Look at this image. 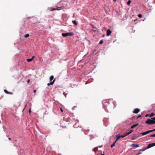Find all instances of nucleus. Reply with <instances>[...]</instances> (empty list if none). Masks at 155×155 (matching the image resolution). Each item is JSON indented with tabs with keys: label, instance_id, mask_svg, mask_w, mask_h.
Here are the masks:
<instances>
[{
	"label": "nucleus",
	"instance_id": "obj_25",
	"mask_svg": "<svg viewBox=\"0 0 155 155\" xmlns=\"http://www.w3.org/2000/svg\"><path fill=\"white\" fill-rule=\"evenodd\" d=\"M103 43V41L102 40H101L99 42V44H102Z\"/></svg>",
	"mask_w": 155,
	"mask_h": 155
},
{
	"label": "nucleus",
	"instance_id": "obj_32",
	"mask_svg": "<svg viewBox=\"0 0 155 155\" xmlns=\"http://www.w3.org/2000/svg\"><path fill=\"white\" fill-rule=\"evenodd\" d=\"M63 94L66 97V94L65 93V92H64L63 93Z\"/></svg>",
	"mask_w": 155,
	"mask_h": 155
},
{
	"label": "nucleus",
	"instance_id": "obj_43",
	"mask_svg": "<svg viewBox=\"0 0 155 155\" xmlns=\"http://www.w3.org/2000/svg\"><path fill=\"white\" fill-rule=\"evenodd\" d=\"M154 143V146H155V143Z\"/></svg>",
	"mask_w": 155,
	"mask_h": 155
},
{
	"label": "nucleus",
	"instance_id": "obj_27",
	"mask_svg": "<svg viewBox=\"0 0 155 155\" xmlns=\"http://www.w3.org/2000/svg\"><path fill=\"white\" fill-rule=\"evenodd\" d=\"M129 134L128 133H126L125 134V136H126H126H127Z\"/></svg>",
	"mask_w": 155,
	"mask_h": 155
},
{
	"label": "nucleus",
	"instance_id": "obj_1",
	"mask_svg": "<svg viewBox=\"0 0 155 155\" xmlns=\"http://www.w3.org/2000/svg\"><path fill=\"white\" fill-rule=\"evenodd\" d=\"M145 122L147 124H155V117H152L151 119H148Z\"/></svg>",
	"mask_w": 155,
	"mask_h": 155
},
{
	"label": "nucleus",
	"instance_id": "obj_42",
	"mask_svg": "<svg viewBox=\"0 0 155 155\" xmlns=\"http://www.w3.org/2000/svg\"><path fill=\"white\" fill-rule=\"evenodd\" d=\"M102 146H100L99 147H102Z\"/></svg>",
	"mask_w": 155,
	"mask_h": 155
},
{
	"label": "nucleus",
	"instance_id": "obj_26",
	"mask_svg": "<svg viewBox=\"0 0 155 155\" xmlns=\"http://www.w3.org/2000/svg\"><path fill=\"white\" fill-rule=\"evenodd\" d=\"M138 17L140 18H141L142 17V15L141 14H139L138 15Z\"/></svg>",
	"mask_w": 155,
	"mask_h": 155
},
{
	"label": "nucleus",
	"instance_id": "obj_14",
	"mask_svg": "<svg viewBox=\"0 0 155 155\" xmlns=\"http://www.w3.org/2000/svg\"><path fill=\"white\" fill-rule=\"evenodd\" d=\"M53 78H54V76H53V75H51V76L50 77V78H49V79H50V81L51 82H52V80H53Z\"/></svg>",
	"mask_w": 155,
	"mask_h": 155
},
{
	"label": "nucleus",
	"instance_id": "obj_23",
	"mask_svg": "<svg viewBox=\"0 0 155 155\" xmlns=\"http://www.w3.org/2000/svg\"><path fill=\"white\" fill-rule=\"evenodd\" d=\"M147 149H146V148H144L143 149H141L140 150V151H143L145 150H147Z\"/></svg>",
	"mask_w": 155,
	"mask_h": 155
},
{
	"label": "nucleus",
	"instance_id": "obj_6",
	"mask_svg": "<svg viewBox=\"0 0 155 155\" xmlns=\"http://www.w3.org/2000/svg\"><path fill=\"white\" fill-rule=\"evenodd\" d=\"M140 111L139 109L138 108H135L133 112L135 114H137Z\"/></svg>",
	"mask_w": 155,
	"mask_h": 155
},
{
	"label": "nucleus",
	"instance_id": "obj_28",
	"mask_svg": "<svg viewBox=\"0 0 155 155\" xmlns=\"http://www.w3.org/2000/svg\"><path fill=\"white\" fill-rule=\"evenodd\" d=\"M121 137L122 138H124V137H125L126 136H125V135H123L122 136H121Z\"/></svg>",
	"mask_w": 155,
	"mask_h": 155
},
{
	"label": "nucleus",
	"instance_id": "obj_2",
	"mask_svg": "<svg viewBox=\"0 0 155 155\" xmlns=\"http://www.w3.org/2000/svg\"><path fill=\"white\" fill-rule=\"evenodd\" d=\"M103 105L104 108L105 110L107 112H109L107 109V107L109 106V104L108 102L107 101L104 102Z\"/></svg>",
	"mask_w": 155,
	"mask_h": 155
},
{
	"label": "nucleus",
	"instance_id": "obj_31",
	"mask_svg": "<svg viewBox=\"0 0 155 155\" xmlns=\"http://www.w3.org/2000/svg\"><path fill=\"white\" fill-rule=\"evenodd\" d=\"M30 80L28 79L27 81V84H28L30 82Z\"/></svg>",
	"mask_w": 155,
	"mask_h": 155
},
{
	"label": "nucleus",
	"instance_id": "obj_39",
	"mask_svg": "<svg viewBox=\"0 0 155 155\" xmlns=\"http://www.w3.org/2000/svg\"><path fill=\"white\" fill-rule=\"evenodd\" d=\"M30 112H31V110H30H30H29V112L30 113Z\"/></svg>",
	"mask_w": 155,
	"mask_h": 155
},
{
	"label": "nucleus",
	"instance_id": "obj_37",
	"mask_svg": "<svg viewBox=\"0 0 155 155\" xmlns=\"http://www.w3.org/2000/svg\"><path fill=\"white\" fill-rule=\"evenodd\" d=\"M152 130L153 131V132L154 131H155V129H153V130Z\"/></svg>",
	"mask_w": 155,
	"mask_h": 155
},
{
	"label": "nucleus",
	"instance_id": "obj_40",
	"mask_svg": "<svg viewBox=\"0 0 155 155\" xmlns=\"http://www.w3.org/2000/svg\"><path fill=\"white\" fill-rule=\"evenodd\" d=\"M59 8H60L61 9H62V7H59Z\"/></svg>",
	"mask_w": 155,
	"mask_h": 155
},
{
	"label": "nucleus",
	"instance_id": "obj_13",
	"mask_svg": "<svg viewBox=\"0 0 155 155\" xmlns=\"http://www.w3.org/2000/svg\"><path fill=\"white\" fill-rule=\"evenodd\" d=\"M4 91L5 92V93L6 94H12V93L8 92L6 90H4Z\"/></svg>",
	"mask_w": 155,
	"mask_h": 155
},
{
	"label": "nucleus",
	"instance_id": "obj_4",
	"mask_svg": "<svg viewBox=\"0 0 155 155\" xmlns=\"http://www.w3.org/2000/svg\"><path fill=\"white\" fill-rule=\"evenodd\" d=\"M152 132L153 131L152 130H149L146 132H143L141 133V134H142L143 135H144Z\"/></svg>",
	"mask_w": 155,
	"mask_h": 155
},
{
	"label": "nucleus",
	"instance_id": "obj_7",
	"mask_svg": "<svg viewBox=\"0 0 155 155\" xmlns=\"http://www.w3.org/2000/svg\"><path fill=\"white\" fill-rule=\"evenodd\" d=\"M111 33V31L110 29H108L107 31V36L110 35Z\"/></svg>",
	"mask_w": 155,
	"mask_h": 155
},
{
	"label": "nucleus",
	"instance_id": "obj_17",
	"mask_svg": "<svg viewBox=\"0 0 155 155\" xmlns=\"http://www.w3.org/2000/svg\"><path fill=\"white\" fill-rule=\"evenodd\" d=\"M121 138V136H118L116 138L115 141H116L117 142L118 140L120 139Z\"/></svg>",
	"mask_w": 155,
	"mask_h": 155
},
{
	"label": "nucleus",
	"instance_id": "obj_22",
	"mask_svg": "<svg viewBox=\"0 0 155 155\" xmlns=\"http://www.w3.org/2000/svg\"><path fill=\"white\" fill-rule=\"evenodd\" d=\"M130 3H131V1H130V0H129L127 2V5H129L130 4Z\"/></svg>",
	"mask_w": 155,
	"mask_h": 155
},
{
	"label": "nucleus",
	"instance_id": "obj_5",
	"mask_svg": "<svg viewBox=\"0 0 155 155\" xmlns=\"http://www.w3.org/2000/svg\"><path fill=\"white\" fill-rule=\"evenodd\" d=\"M154 144L153 143H150L148 145L147 147L146 148V149H148L154 146Z\"/></svg>",
	"mask_w": 155,
	"mask_h": 155
},
{
	"label": "nucleus",
	"instance_id": "obj_41",
	"mask_svg": "<svg viewBox=\"0 0 155 155\" xmlns=\"http://www.w3.org/2000/svg\"><path fill=\"white\" fill-rule=\"evenodd\" d=\"M113 1L114 2H116V0H113Z\"/></svg>",
	"mask_w": 155,
	"mask_h": 155
},
{
	"label": "nucleus",
	"instance_id": "obj_35",
	"mask_svg": "<svg viewBox=\"0 0 155 155\" xmlns=\"http://www.w3.org/2000/svg\"><path fill=\"white\" fill-rule=\"evenodd\" d=\"M141 117V115H139L138 116V118H139V117Z\"/></svg>",
	"mask_w": 155,
	"mask_h": 155
},
{
	"label": "nucleus",
	"instance_id": "obj_10",
	"mask_svg": "<svg viewBox=\"0 0 155 155\" xmlns=\"http://www.w3.org/2000/svg\"><path fill=\"white\" fill-rule=\"evenodd\" d=\"M132 146L134 147H139V144H133L132 145Z\"/></svg>",
	"mask_w": 155,
	"mask_h": 155
},
{
	"label": "nucleus",
	"instance_id": "obj_9",
	"mask_svg": "<svg viewBox=\"0 0 155 155\" xmlns=\"http://www.w3.org/2000/svg\"><path fill=\"white\" fill-rule=\"evenodd\" d=\"M137 136H136L133 135L131 137V139L132 140H134L137 139Z\"/></svg>",
	"mask_w": 155,
	"mask_h": 155
},
{
	"label": "nucleus",
	"instance_id": "obj_11",
	"mask_svg": "<svg viewBox=\"0 0 155 155\" xmlns=\"http://www.w3.org/2000/svg\"><path fill=\"white\" fill-rule=\"evenodd\" d=\"M55 80L54 79L52 82H51L50 83H48L47 84V85L49 86L50 85H52L54 83V82Z\"/></svg>",
	"mask_w": 155,
	"mask_h": 155
},
{
	"label": "nucleus",
	"instance_id": "obj_15",
	"mask_svg": "<svg viewBox=\"0 0 155 155\" xmlns=\"http://www.w3.org/2000/svg\"><path fill=\"white\" fill-rule=\"evenodd\" d=\"M155 115V114L154 113H151L149 115V117H152Z\"/></svg>",
	"mask_w": 155,
	"mask_h": 155
},
{
	"label": "nucleus",
	"instance_id": "obj_33",
	"mask_svg": "<svg viewBox=\"0 0 155 155\" xmlns=\"http://www.w3.org/2000/svg\"><path fill=\"white\" fill-rule=\"evenodd\" d=\"M149 115H150L149 114H147L146 115L145 117H148V116H149Z\"/></svg>",
	"mask_w": 155,
	"mask_h": 155
},
{
	"label": "nucleus",
	"instance_id": "obj_45",
	"mask_svg": "<svg viewBox=\"0 0 155 155\" xmlns=\"http://www.w3.org/2000/svg\"><path fill=\"white\" fill-rule=\"evenodd\" d=\"M154 137H155V134H154Z\"/></svg>",
	"mask_w": 155,
	"mask_h": 155
},
{
	"label": "nucleus",
	"instance_id": "obj_38",
	"mask_svg": "<svg viewBox=\"0 0 155 155\" xmlns=\"http://www.w3.org/2000/svg\"><path fill=\"white\" fill-rule=\"evenodd\" d=\"M8 139L9 140H11V138H8Z\"/></svg>",
	"mask_w": 155,
	"mask_h": 155
},
{
	"label": "nucleus",
	"instance_id": "obj_20",
	"mask_svg": "<svg viewBox=\"0 0 155 155\" xmlns=\"http://www.w3.org/2000/svg\"><path fill=\"white\" fill-rule=\"evenodd\" d=\"M98 149V147H97L94 149L93 150L94 151L96 152V151H97Z\"/></svg>",
	"mask_w": 155,
	"mask_h": 155
},
{
	"label": "nucleus",
	"instance_id": "obj_12",
	"mask_svg": "<svg viewBox=\"0 0 155 155\" xmlns=\"http://www.w3.org/2000/svg\"><path fill=\"white\" fill-rule=\"evenodd\" d=\"M34 57H35V56H33L31 58H29V59H27V61H28V62H31V61H32Z\"/></svg>",
	"mask_w": 155,
	"mask_h": 155
},
{
	"label": "nucleus",
	"instance_id": "obj_3",
	"mask_svg": "<svg viewBox=\"0 0 155 155\" xmlns=\"http://www.w3.org/2000/svg\"><path fill=\"white\" fill-rule=\"evenodd\" d=\"M74 35V33L72 32H71L67 33H63L62 34V35L63 37H67L68 36H72Z\"/></svg>",
	"mask_w": 155,
	"mask_h": 155
},
{
	"label": "nucleus",
	"instance_id": "obj_30",
	"mask_svg": "<svg viewBox=\"0 0 155 155\" xmlns=\"http://www.w3.org/2000/svg\"><path fill=\"white\" fill-rule=\"evenodd\" d=\"M150 137H154V134H153V135H150Z\"/></svg>",
	"mask_w": 155,
	"mask_h": 155
},
{
	"label": "nucleus",
	"instance_id": "obj_36",
	"mask_svg": "<svg viewBox=\"0 0 155 155\" xmlns=\"http://www.w3.org/2000/svg\"><path fill=\"white\" fill-rule=\"evenodd\" d=\"M33 91H34V93H35V92H36V91L35 90H34Z\"/></svg>",
	"mask_w": 155,
	"mask_h": 155
},
{
	"label": "nucleus",
	"instance_id": "obj_19",
	"mask_svg": "<svg viewBox=\"0 0 155 155\" xmlns=\"http://www.w3.org/2000/svg\"><path fill=\"white\" fill-rule=\"evenodd\" d=\"M72 22L75 25H77V22L75 21H72Z\"/></svg>",
	"mask_w": 155,
	"mask_h": 155
},
{
	"label": "nucleus",
	"instance_id": "obj_29",
	"mask_svg": "<svg viewBox=\"0 0 155 155\" xmlns=\"http://www.w3.org/2000/svg\"><path fill=\"white\" fill-rule=\"evenodd\" d=\"M60 110L62 112H63V110L62 108H60Z\"/></svg>",
	"mask_w": 155,
	"mask_h": 155
},
{
	"label": "nucleus",
	"instance_id": "obj_21",
	"mask_svg": "<svg viewBox=\"0 0 155 155\" xmlns=\"http://www.w3.org/2000/svg\"><path fill=\"white\" fill-rule=\"evenodd\" d=\"M29 36V35L28 34H27L25 35L24 37L25 38H27Z\"/></svg>",
	"mask_w": 155,
	"mask_h": 155
},
{
	"label": "nucleus",
	"instance_id": "obj_44",
	"mask_svg": "<svg viewBox=\"0 0 155 155\" xmlns=\"http://www.w3.org/2000/svg\"><path fill=\"white\" fill-rule=\"evenodd\" d=\"M101 155H104V153H103V154H101Z\"/></svg>",
	"mask_w": 155,
	"mask_h": 155
},
{
	"label": "nucleus",
	"instance_id": "obj_8",
	"mask_svg": "<svg viewBox=\"0 0 155 155\" xmlns=\"http://www.w3.org/2000/svg\"><path fill=\"white\" fill-rule=\"evenodd\" d=\"M139 123H137L135 124L134 125L132 126H131V129H134V128L137 127L138 125H139Z\"/></svg>",
	"mask_w": 155,
	"mask_h": 155
},
{
	"label": "nucleus",
	"instance_id": "obj_18",
	"mask_svg": "<svg viewBox=\"0 0 155 155\" xmlns=\"http://www.w3.org/2000/svg\"><path fill=\"white\" fill-rule=\"evenodd\" d=\"M54 10H59V9L56 8H51L50 10L52 11Z\"/></svg>",
	"mask_w": 155,
	"mask_h": 155
},
{
	"label": "nucleus",
	"instance_id": "obj_34",
	"mask_svg": "<svg viewBox=\"0 0 155 155\" xmlns=\"http://www.w3.org/2000/svg\"><path fill=\"white\" fill-rule=\"evenodd\" d=\"M142 153V152H140V151H139V153L137 155H139V154H141Z\"/></svg>",
	"mask_w": 155,
	"mask_h": 155
},
{
	"label": "nucleus",
	"instance_id": "obj_24",
	"mask_svg": "<svg viewBox=\"0 0 155 155\" xmlns=\"http://www.w3.org/2000/svg\"><path fill=\"white\" fill-rule=\"evenodd\" d=\"M133 130H130V132H128L129 133V134H131V133H132L133 132Z\"/></svg>",
	"mask_w": 155,
	"mask_h": 155
},
{
	"label": "nucleus",
	"instance_id": "obj_16",
	"mask_svg": "<svg viewBox=\"0 0 155 155\" xmlns=\"http://www.w3.org/2000/svg\"><path fill=\"white\" fill-rule=\"evenodd\" d=\"M117 142L115 141L111 145V148H113L114 147L115 145V144Z\"/></svg>",
	"mask_w": 155,
	"mask_h": 155
}]
</instances>
